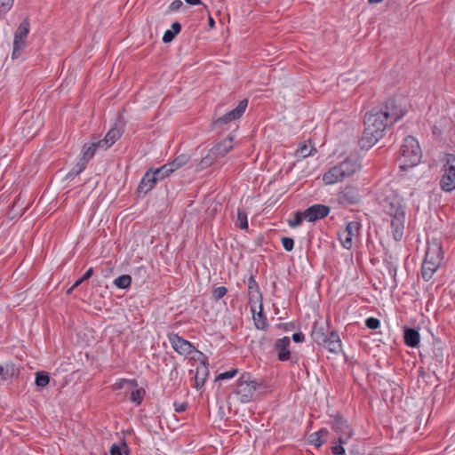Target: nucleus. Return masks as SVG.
Wrapping results in <instances>:
<instances>
[{
  "mask_svg": "<svg viewBox=\"0 0 455 455\" xmlns=\"http://www.w3.org/2000/svg\"><path fill=\"white\" fill-rule=\"evenodd\" d=\"M404 116L395 100H388L385 106L374 108L364 117V131L360 140L361 147L370 148L383 136L389 124L397 122Z\"/></svg>",
  "mask_w": 455,
  "mask_h": 455,
  "instance_id": "f257e3e1",
  "label": "nucleus"
},
{
  "mask_svg": "<svg viewBox=\"0 0 455 455\" xmlns=\"http://www.w3.org/2000/svg\"><path fill=\"white\" fill-rule=\"evenodd\" d=\"M386 210L391 218L392 235L395 241H400L403 235L405 210L401 196L394 195L387 198Z\"/></svg>",
  "mask_w": 455,
  "mask_h": 455,
  "instance_id": "f03ea898",
  "label": "nucleus"
},
{
  "mask_svg": "<svg viewBox=\"0 0 455 455\" xmlns=\"http://www.w3.org/2000/svg\"><path fill=\"white\" fill-rule=\"evenodd\" d=\"M359 169L360 164L356 160L347 158L323 174V183L326 186H331L342 182L353 176Z\"/></svg>",
  "mask_w": 455,
  "mask_h": 455,
  "instance_id": "7ed1b4c3",
  "label": "nucleus"
},
{
  "mask_svg": "<svg viewBox=\"0 0 455 455\" xmlns=\"http://www.w3.org/2000/svg\"><path fill=\"white\" fill-rule=\"evenodd\" d=\"M443 258L441 243L436 240L428 242L421 274L425 281L430 280L440 267Z\"/></svg>",
  "mask_w": 455,
  "mask_h": 455,
  "instance_id": "20e7f679",
  "label": "nucleus"
},
{
  "mask_svg": "<svg viewBox=\"0 0 455 455\" xmlns=\"http://www.w3.org/2000/svg\"><path fill=\"white\" fill-rule=\"evenodd\" d=\"M421 156V149L417 140L411 136L406 137L401 147V153L398 159L400 168L406 170L416 166L420 162Z\"/></svg>",
  "mask_w": 455,
  "mask_h": 455,
  "instance_id": "39448f33",
  "label": "nucleus"
},
{
  "mask_svg": "<svg viewBox=\"0 0 455 455\" xmlns=\"http://www.w3.org/2000/svg\"><path fill=\"white\" fill-rule=\"evenodd\" d=\"M311 337L315 342L323 345L331 353L341 351V342L338 333L334 331L327 333L323 323L315 322L311 331Z\"/></svg>",
  "mask_w": 455,
  "mask_h": 455,
  "instance_id": "423d86ee",
  "label": "nucleus"
},
{
  "mask_svg": "<svg viewBox=\"0 0 455 455\" xmlns=\"http://www.w3.org/2000/svg\"><path fill=\"white\" fill-rule=\"evenodd\" d=\"M332 429L338 435L337 443L331 447V451L335 455H344L345 449L343 444L353 436L354 431L347 421L339 415L334 417Z\"/></svg>",
  "mask_w": 455,
  "mask_h": 455,
  "instance_id": "0eeeda50",
  "label": "nucleus"
},
{
  "mask_svg": "<svg viewBox=\"0 0 455 455\" xmlns=\"http://www.w3.org/2000/svg\"><path fill=\"white\" fill-rule=\"evenodd\" d=\"M262 387L263 385L258 383L249 373H243L237 381L235 395L241 403H249Z\"/></svg>",
  "mask_w": 455,
  "mask_h": 455,
  "instance_id": "6e6552de",
  "label": "nucleus"
},
{
  "mask_svg": "<svg viewBox=\"0 0 455 455\" xmlns=\"http://www.w3.org/2000/svg\"><path fill=\"white\" fill-rule=\"evenodd\" d=\"M29 22L28 20H23L18 27L13 39V48L12 58L13 60L18 59L20 56L21 52L26 48V40L29 33Z\"/></svg>",
  "mask_w": 455,
  "mask_h": 455,
  "instance_id": "1a4fd4ad",
  "label": "nucleus"
},
{
  "mask_svg": "<svg viewBox=\"0 0 455 455\" xmlns=\"http://www.w3.org/2000/svg\"><path fill=\"white\" fill-rule=\"evenodd\" d=\"M443 171L440 182L441 188L443 191L451 192L455 189V156H447Z\"/></svg>",
  "mask_w": 455,
  "mask_h": 455,
  "instance_id": "9d476101",
  "label": "nucleus"
},
{
  "mask_svg": "<svg viewBox=\"0 0 455 455\" xmlns=\"http://www.w3.org/2000/svg\"><path fill=\"white\" fill-rule=\"evenodd\" d=\"M361 224L357 221H351L339 233V240L345 249H351L353 240L359 235Z\"/></svg>",
  "mask_w": 455,
  "mask_h": 455,
  "instance_id": "9b49d317",
  "label": "nucleus"
},
{
  "mask_svg": "<svg viewBox=\"0 0 455 455\" xmlns=\"http://www.w3.org/2000/svg\"><path fill=\"white\" fill-rule=\"evenodd\" d=\"M168 339L173 349L181 355H190L194 351L192 344L177 334L171 333Z\"/></svg>",
  "mask_w": 455,
  "mask_h": 455,
  "instance_id": "f8f14e48",
  "label": "nucleus"
},
{
  "mask_svg": "<svg viewBox=\"0 0 455 455\" xmlns=\"http://www.w3.org/2000/svg\"><path fill=\"white\" fill-rule=\"evenodd\" d=\"M330 212V208L323 204H315L307 208L304 212V219L308 221H315L326 217Z\"/></svg>",
  "mask_w": 455,
  "mask_h": 455,
  "instance_id": "ddd939ff",
  "label": "nucleus"
},
{
  "mask_svg": "<svg viewBox=\"0 0 455 455\" xmlns=\"http://www.w3.org/2000/svg\"><path fill=\"white\" fill-rule=\"evenodd\" d=\"M247 105H248L247 100H241L239 102L238 106L235 109L226 113L224 116L218 118L216 120V124H228L233 120L240 118L242 116V115L243 114V112L245 111Z\"/></svg>",
  "mask_w": 455,
  "mask_h": 455,
  "instance_id": "4468645a",
  "label": "nucleus"
},
{
  "mask_svg": "<svg viewBox=\"0 0 455 455\" xmlns=\"http://www.w3.org/2000/svg\"><path fill=\"white\" fill-rule=\"evenodd\" d=\"M122 135V131L116 126L111 128L103 140H98V146L100 150L109 148Z\"/></svg>",
  "mask_w": 455,
  "mask_h": 455,
  "instance_id": "2eb2a0df",
  "label": "nucleus"
},
{
  "mask_svg": "<svg viewBox=\"0 0 455 455\" xmlns=\"http://www.w3.org/2000/svg\"><path fill=\"white\" fill-rule=\"evenodd\" d=\"M42 124V118L39 116H31L28 120L26 126L22 128L23 135L28 138L34 137L41 128Z\"/></svg>",
  "mask_w": 455,
  "mask_h": 455,
  "instance_id": "dca6fc26",
  "label": "nucleus"
},
{
  "mask_svg": "<svg viewBox=\"0 0 455 455\" xmlns=\"http://www.w3.org/2000/svg\"><path fill=\"white\" fill-rule=\"evenodd\" d=\"M291 341L288 337H283L275 342V350L277 352V356L280 361H285L289 359L290 351L288 347Z\"/></svg>",
  "mask_w": 455,
  "mask_h": 455,
  "instance_id": "f3484780",
  "label": "nucleus"
},
{
  "mask_svg": "<svg viewBox=\"0 0 455 455\" xmlns=\"http://www.w3.org/2000/svg\"><path fill=\"white\" fill-rule=\"evenodd\" d=\"M233 138L231 136L219 142L212 148L218 159L225 156L233 148Z\"/></svg>",
  "mask_w": 455,
  "mask_h": 455,
  "instance_id": "a211bd4d",
  "label": "nucleus"
},
{
  "mask_svg": "<svg viewBox=\"0 0 455 455\" xmlns=\"http://www.w3.org/2000/svg\"><path fill=\"white\" fill-rule=\"evenodd\" d=\"M156 183L157 178L154 176L152 172H147L140 182L138 191L140 193L147 194L155 187Z\"/></svg>",
  "mask_w": 455,
  "mask_h": 455,
  "instance_id": "6ab92c4d",
  "label": "nucleus"
},
{
  "mask_svg": "<svg viewBox=\"0 0 455 455\" xmlns=\"http://www.w3.org/2000/svg\"><path fill=\"white\" fill-rule=\"evenodd\" d=\"M328 435H329L328 429L322 428L319 431L309 435L308 442H309V443H311L316 447H319L325 442Z\"/></svg>",
  "mask_w": 455,
  "mask_h": 455,
  "instance_id": "aec40b11",
  "label": "nucleus"
},
{
  "mask_svg": "<svg viewBox=\"0 0 455 455\" xmlns=\"http://www.w3.org/2000/svg\"><path fill=\"white\" fill-rule=\"evenodd\" d=\"M217 161H218V158H217L214 151H212L211 148V149H209L207 154L201 158L200 162L198 163L197 169L199 171L204 170V169L210 167L211 165H212Z\"/></svg>",
  "mask_w": 455,
  "mask_h": 455,
  "instance_id": "412c9836",
  "label": "nucleus"
},
{
  "mask_svg": "<svg viewBox=\"0 0 455 455\" xmlns=\"http://www.w3.org/2000/svg\"><path fill=\"white\" fill-rule=\"evenodd\" d=\"M404 341L409 347H415L419 343V333L414 329H406L404 331Z\"/></svg>",
  "mask_w": 455,
  "mask_h": 455,
  "instance_id": "4be33fe9",
  "label": "nucleus"
},
{
  "mask_svg": "<svg viewBox=\"0 0 455 455\" xmlns=\"http://www.w3.org/2000/svg\"><path fill=\"white\" fill-rule=\"evenodd\" d=\"M181 26L179 22H174L172 25V29H168L164 32L163 36V42L164 43H171L176 35H178L180 32Z\"/></svg>",
  "mask_w": 455,
  "mask_h": 455,
  "instance_id": "5701e85b",
  "label": "nucleus"
},
{
  "mask_svg": "<svg viewBox=\"0 0 455 455\" xmlns=\"http://www.w3.org/2000/svg\"><path fill=\"white\" fill-rule=\"evenodd\" d=\"M190 157L188 155L182 154L177 156L172 162L168 163L167 165L172 169V172L182 167L188 163Z\"/></svg>",
  "mask_w": 455,
  "mask_h": 455,
  "instance_id": "b1692460",
  "label": "nucleus"
},
{
  "mask_svg": "<svg viewBox=\"0 0 455 455\" xmlns=\"http://www.w3.org/2000/svg\"><path fill=\"white\" fill-rule=\"evenodd\" d=\"M16 374V369L14 364L12 363H6L4 365H0V377L5 380L9 378L13 377Z\"/></svg>",
  "mask_w": 455,
  "mask_h": 455,
  "instance_id": "393cba45",
  "label": "nucleus"
},
{
  "mask_svg": "<svg viewBox=\"0 0 455 455\" xmlns=\"http://www.w3.org/2000/svg\"><path fill=\"white\" fill-rule=\"evenodd\" d=\"M97 149H100L98 141H92L88 146L85 145L83 149L82 158L88 163L89 160L94 156Z\"/></svg>",
  "mask_w": 455,
  "mask_h": 455,
  "instance_id": "a878e982",
  "label": "nucleus"
},
{
  "mask_svg": "<svg viewBox=\"0 0 455 455\" xmlns=\"http://www.w3.org/2000/svg\"><path fill=\"white\" fill-rule=\"evenodd\" d=\"M136 387L137 382L134 379H121L114 384L113 388L114 390L124 389L128 392V390L135 388Z\"/></svg>",
  "mask_w": 455,
  "mask_h": 455,
  "instance_id": "bb28decb",
  "label": "nucleus"
},
{
  "mask_svg": "<svg viewBox=\"0 0 455 455\" xmlns=\"http://www.w3.org/2000/svg\"><path fill=\"white\" fill-rule=\"evenodd\" d=\"M207 375L208 370L205 365H203L197 369L196 374L195 376L196 388L201 387L204 384Z\"/></svg>",
  "mask_w": 455,
  "mask_h": 455,
  "instance_id": "cd10ccee",
  "label": "nucleus"
},
{
  "mask_svg": "<svg viewBox=\"0 0 455 455\" xmlns=\"http://www.w3.org/2000/svg\"><path fill=\"white\" fill-rule=\"evenodd\" d=\"M152 173L156 178H157L158 182L159 180H162L164 178L168 177L172 173V169H170L167 164H165L160 168L156 169L154 172H152Z\"/></svg>",
  "mask_w": 455,
  "mask_h": 455,
  "instance_id": "c85d7f7f",
  "label": "nucleus"
},
{
  "mask_svg": "<svg viewBox=\"0 0 455 455\" xmlns=\"http://www.w3.org/2000/svg\"><path fill=\"white\" fill-rule=\"evenodd\" d=\"M50 376L46 371H38L36 373V385L38 387H44L49 384Z\"/></svg>",
  "mask_w": 455,
  "mask_h": 455,
  "instance_id": "c756f323",
  "label": "nucleus"
},
{
  "mask_svg": "<svg viewBox=\"0 0 455 455\" xmlns=\"http://www.w3.org/2000/svg\"><path fill=\"white\" fill-rule=\"evenodd\" d=\"M235 225L241 229H246L248 228L247 214L240 209L237 210Z\"/></svg>",
  "mask_w": 455,
  "mask_h": 455,
  "instance_id": "7c9ffc66",
  "label": "nucleus"
},
{
  "mask_svg": "<svg viewBox=\"0 0 455 455\" xmlns=\"http://www.w3.org/2000/svg\"><path fill=\"white\" fill-rule=\"evenodd\" d=\"M131 283L132 277L129 275H121L114 280L115 285L121 289L128 288Z\"/></svg>",
  "mask_w": 455,
  "mask_h": 455,
  "instance_id": "2f4dec72",
  "label": "nucleus"
},
{
  "mask_svg": "<svg viewBox=\"0 0 455 455\" xmlns=\"http://www.w3.org/2000/svg\"><path fill=\"white\" fill-rule=\"evenodd\" d=\"M128 392H131L130 399L133 403H140V402L143 399V396L145 395V391L143 388H138L137 387L135 388L128 390Z\"/></svg>",
  "mask_w": 455,
  "mask_h": 455,
  "instance_id": "473e14b6",
  "label": "nucleus"
},
{
  "mask_svg": "<svg viewBox=\"0 0 455 455\" xmlns=\"http://www.w3.org/2000/svg\"><path fill=\"white\" fill-rule=\"evenodd\" d=\"M313 150V147H310L307 144L304 143L296 150V156L299 158H306L308 156L312 155Z\"/></svg>",
  "mask_w": 455,
  "mask_h": 455,
  "instance_id": "72a5a7b5",
  "label": "nucleus"
},
{
  "mask_svg": "<svg viewBox=\"0 0 455 455\" xmlns=\"http://www.w3.org/2000/svg\"><path fill=\"white\" fill-rule=\"evenodd\" d=\"M86 164L87 162L81 157L77 164L72 168V170L68 173V176H76L79 174L84 170Z\"/></svg>",
  "mask_w": 455,
  "mask_h": 455,
  "instance_id": "f704fd0d",
  "label": "nucleus"
},
{
  "mask_svg": "<svg viewBox=\"0 0 455 455\" xmlns=\"http://www.w3.org/2000/svg\"><path fill=\"white\" fill-rule=\"evenodd\" d=\"M255 325L259 330H264L267 327V319L261 314V312L258 313L257 315L253 316Z\"/></svg>",
  "mask_w": 455,
  "mask_h": 455,
  "instance_id": "c9c22d12",
  "label": "nucleus"
},
{
  "mask_svg": "<svg viewBox=\"0 0 455 455\" xmlns=\"http://www.w3.org/2000/svg\"><path fill=\"white\" fill-rule=\"evenodd\" d=\"M14 0H0V15H4L12 7Z\"/></svg>",
  "mask_w": 455,
  "mask_h": 455,
  "instance_id": "e433bc0d",
  "label": "nucleus"
},
{
  "mask_svg": "<svg viewBox=\"0 0 455 455\" xmlns=\"http://www.w3.org/2000/svg\"><path fill=\"white\" fill-rule=\"evenodd\" d=\"M303 219H304L303 212H297L294 214V218L292 220H289V226L291 228L298 227L301 223Z\"/></svg>",
  "mask_w": 455,
  "mask_h": 455,
  "instance_id": "4c0bfd02",
  "label": "nucleus"
},
{
  "mask_svg": "<svg viewBox=\"0 0 455 455\" xmlns=\"http://www.w3.org/2000/svg\"><path fill=\"white\" fill-rule=\"evenodd\" d=\"M227 291H228L227 288L224 286L217 287L212 291V297L214 299L218 300V299H221L222 297H224L226 295Z\"/></svg>",
  "mask_w": 455,
  "mask_h": 455,
  "instance_id": "58836bf2",
  "label": "nucleus"
},
{
  "mask_svg": "<svg viewBox=\"0 0 455 455\" xmlns=\"http://www.w3.org/2000/svg\"><path fill=\"white\" fill-rule=\"evenodd\" d=\"M365 324L369 329L376 330L379 327L380 323L379 320L374 317L367 318L365 321Z\"/></svg>",
  "mask_w": 455,
  "mask_h": 455,
  "instance_id": "ea45409f",
  "label": "nucleus"
},
{
  "mask_svg": "<svg viewBox=\"0 0 455 455\" xmlns=\"http://www.w3.org/2000/svg\"><path fill=\"white\" fill-rule=\"evenodd\" d=\"M282 243L285 251H291L293 249L294 242L293 239L290 237H283Z\"/></svg>",
  "mask_w": 455,
  "mask_h": 455,
  "instance_id": "a19ab883",
  "label": "nucleus"
},
{
  "mask_svg": "<svg viewBox=\"0 0 455 455\" xmlns=\"http://www.w3.org/2000/svg\"><path fill=\"white\" fill-rule=\"evenodd\" d=\"M236 370L228 371L223 373H220L216 379H231L236 374Z\"/></svg>",
  "mask_w": 455,
  "mask_h": 455,
  "instance_id": "79ce46f5",
  "label": "nucleus"
},
{
  "mask_svg": "<svg viewBox=\"0 0 455 455\" xmlns=\"http://www.w3.org/2000/svg\"><path fill=\"white\" fill-rule=\"evenodd\" d=\"M183 5V3L181 0H175L173 1L170 6H169V9L170 11L172 12H176L178 11L181 6Z\"/></svg>",
  "mask_w": 455,
  "mask_h": 455,
  "instance_id": "37998d69",
  "label": "nucleus"
},
{
  "mask_svg": "<svg viewBox=\"0 0 455 455\" xmlns=\"http://www.w3.org/2000/svg\"><path fill=\"white\" fill-rule=\"evenodd\" d=\"M110 455H122L121 449L118 445H112L110 448Z\"/></svg>",
  "mask_w": 455,
  "mask_h": 455,
  "instance_id": "c03bdc74",
  "label": "nucleus"
},
{
  "mask_svg": "<svg viewBox=\"0 0 455 455\" xmlns=\"http://www.w3.org/2000/svg\"><path fill=\"white\" fill-rule=\"evenodd\" d=\"M292 339L295 342H301L304 340V335L301 332H297L292 335Z\"/></svg>",
  "mask_w": 455,
  "mask_h": 455,
  "instance_id": "a18cd8bd",
  "label": "nucleus"
},
{
  "mask_svg": "<svg viewBox=\"0 0 455 455\" xmlns=\"http://www.w3.org/2000/svg\"><path fill=\"white\" fill-rule=\"evenodd\" d=\"M93 274V269L92 267H90L84 274V275L82 276V280H87L89 279Z\"/></svg>",
  "mask_w": 455,
  "mask_h": 455,
  "instance_id": "49530a36",
  "label": "nucleus"
},
{
  "mask_svg": "<svg viewBox=\"0 0 455 455\" xmlns=\"http://www.w3.org/2000/svg\"><path fill=\"white\" fill-rule=\"evenodd\" d=\"M175 411L177 412H181V411H184L186 409H187V404L186 403H180V404H175Z\"/></svg>",
  "mask_w": 455,
  "mask_h": 455,
  "instance_id": "de8ad7c7",
  "label": "nucleus"
},
{
  "mask_svg": "<svg viewBox=\"0 0 455 455\" xmlns=\"http://www.w3.org/2000/svg\"><path fill=\"white\" fill-rule=\"evenodd\" d=\"M84 281V280H82V277H81L80 279H78V280L74 283V285H73V286H72V287L68 291V293H70V292H71V291H72L74 288H76V287H77L78 285H80Z\"/></svg>",
  "mask_w": 455,
  "mask_h": 455,
  "instance_id": "09e8293b",
  "label": "nucleus"
},
{
  "mask_svg": "<svg viewBox=\"0 0 455 455\" xmlns=\"http://www.w3.org/2000/svg\"><path fill=\"white\" fill-rule=\"evenodd\" d=\"M187 4H191V5H197V4H201L202 2L200 0H185Z\"/></svg>",
  "mask_w": 455,
  "mask_h": 455,
  "instance_id": "8fccbe9b",
  "label": "nucleus"
},
{
  "mask_svg": "<svg viewBox=\"0 0 455 455\" xmlns=\"http://www.w3.org/2000/svg\"><path fill=\"white\" fill-rule=\"evenodd\" d=\"M208 24H209V27L211 28H214L215 21H214L213 18L210 14H209V17H208Z\"/></svg>",
  "mask_w": 455,
  "mask_h": 455,
  "instance_id": "3c124183",
  "label": "nucleus"
},
{
  "mask_svg": "<svg viewBox=\"0 0 455 455\" xmlns=\"http://www.w3.org/2000/svg\"><path fill=\"white\" fill-rule=\"evenodd\" d=\"M383 0H369L370 4H379L381 3Z\"/></svg>",
  "mask_w": 455,
  "mask_h": 455,
  "instance_id": "603ef678",
  "label": "nucleus"
},
{
  "mask_svg": "<svg viewBox=\"0 0 455 455\" xmlns=\"http://www.w3.org/2000/svg\"><path fill=\"white\" fill-rule=\"evenodd\" d=\"M23 118L24 119L27 118V114L26 113L23 115Z\"/></svg>",
  "mask_w": 455,
  "mask_h": 455,
  "instance_id": "864d4df0",
  "label": "nucleus"
}]
</instances>
